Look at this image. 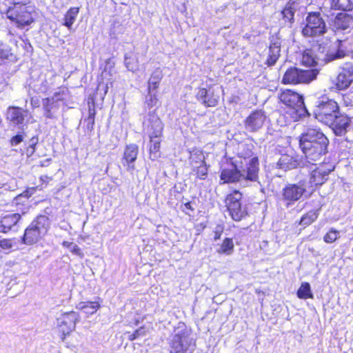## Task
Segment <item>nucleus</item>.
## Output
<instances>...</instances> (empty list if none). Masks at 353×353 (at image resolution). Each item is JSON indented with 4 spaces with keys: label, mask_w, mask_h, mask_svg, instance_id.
I'll list each match as a JSON object with an SVG mask.
<instances>
[{
    "label": "nucleus",
    "mask_w": 353,
    "mask_h": 353,
    "mask_svg": "<svg viewBox=\"0 0 353 353\" xmlns=\"http://www.w3.org/2000/svg\"><path fill=\"white\" fill-rule=\"evenodd\" d=\"M299 142L301 151L309 162L319 160L327 152L329 140L320 129L308 128L300 135Z\"/></svg>",
    "instance_id": "obj_1"
},
{
    "label": "nucleus",
    "mask_w": 353,
    "mask_h": 353,
    "mask_svg": "<svg viewBox=\"0 0 353 353\" xmlns=\"http://www.w3.org/2000/svg\"><path fill=\"white\" fill-rule=\"evenodd\" d=\"M279 100L286 110L285 113L293 121H299L301 117L310 116L303 95L292 89L282 90L279 94Z\"/></svg>",
    "instance_id": "obj_2"
},
{
    "label": "nucleus",
    "mask_w": 353,
    "mask_h": 353,
    "mask_svg": "<svg viewBox=\"0 0 353 353\" xmlns=\"http://www.w3.org/2000/svg\"><path fill=\"white\" fill-rule=\"evenodd\" d=\"M34 10L26 3L14 2L6 11V17L18 28L30 26L34 21Z\"/></svg>",
    "instance_id": "obj_3"
},
{
    "label": "nucleus",
    "mask_w": 353,
    "mask_h": 353,
    "mask_svg": "<svg viewBox=\"0 0 353 353\" xmlns=\"http://www.w3.org/2000/svg\"><path fill=\"white\" fill-rule=\"evenodd\" d=\"M340 110V105L335 99L329 98L327 94H322L318 98L313 114L316 119L328 124Z\"/></svg>",
    "instance_id": "obj_4"
},
{
    "label": "nucleus",
    "mask_w": 353,
    "mask_h": 353,
    "mask_svg": "<svg viewBox=\"0 0 353 353\" xmlns=\"http://www.w3.org/2000/svg\"><path fill=\"white\" fill-rule=\"evenodd\" d=\"M327 32L325 19L319 12H309L303 21L301 34L305 38H319Z\"/></svg>",
    "instance_id": "obj_5"
},
{
    "label": "nucleus",
    "mask_w": 353,
    "mask_h": 353,
    "mask_svg": "<svg viewBox=\"0 0 353 353\" xmlns=\"http://www.w3.org/2000/svg\"><path fill=\"white\" fill-rule=\"evenodd\" d=\"M253 148L252 145H246L245 152L238 154V157L245 162V168H243L242 160L239 163L241 168L242 179L250 181H256L259 172V159L256 155H253Z\"/></svg>",
    "instance_id": "obj_6"
},
{
    "label": "nucleus",
    "mask_w": 353,
    "mask_h": 353,
    "mask_svg": "<svg viewBox=\"0 0 353 353\" xmlns=\"http://www.w3.org/2000/svg\"><path fill=\"white\" fill-rule=\"evenodd\" d=\"M50 221L46 216H39L26 229L22 242L26 245H32L42 239L48 231Z\"/></svg>",
    "instance_id": "obj_7"
},
{
    "label": "nucleus",
    "mask_w": 353,
    "mask_h": 353,
    "mask_svg": "<svg viewBox=\"0 0 353 353\" xmlns=\"http://www.w3.org/2000/svg\"><path fill=\"white\" fill-rule=\"evenodd\" d=\"M319 73V70L316 68L301 70L291 66L285 72L281 83L284 85L309 83L316 79Z\"/></svg>",
    "instance_id": "obj_8"
},
{
    "label": "nucleus",
    "mask_w": 353,
    "mask_h": 353,
    "mask_svg": "<svg viewBox=\"0 0 353 353\" xmlns=\"http://www.w3.org/2000/svg\"><path fill=\"white\" fill-rule=\"evenodd\" d=\"M195 343L191 334L187 330H181L175 334L170 344V353H192Z\"/></svg>",
    "instance_id": "obj_9"
},
{
    "label": "nucleus",
    "mask_w": 353,
    "mask_h": 353,
    "mask_svg": "<svg viewBox=\"0 0 353 353\" xmlns=\"http://www.w3.org/2000/svg\"><path fill=\"white\" fill-rule=\"evenodd\" d=\"M79 319V313L74 311L63 313L57 318V325L62 334L63 341L67 335L75 330L76 324Z\"/></svg>",
    "instance_id": "obj_10"
},
{
    "label": "nucleus",
    "mask_w": 353,
    "mask_h": 353,
    "mask_svg": "<svg viewBox=\"0 0 353 353\" xmlns=\"http://www.w3.org/2000/svg\"><path fill=\"white\" fill-rule=\"evenodd\" d=\"M327 165V163H322L310 172L307 187L313 189V192L327 180L328 175L332 170Z\"/></svg>",
    "instance_id": "obj_11"
},
{
    "label": "nucleus",
    "mask_w": 353,
    "mask_h": 353,
    "mask_svg": "<svg viewBox=\"0 0 353 353\" xmlns=\"http://www.w3.org/2000/svg\"><path fill=\"white\" fill-rule=\"evenodd\" d=\"M192 171L196 177L200 180H204L208 174V166L205 160L203 153L197 150L190 153L189 158Z\"/></svg>",
    "instance_id": "obj_12"
},
{
    "label": "nucleus",
    "mask_w": 353,
    "mask_h": 353,
    "mask_svg": "<svg viewBox=\"0 0 353 353\" xmlns=\"http://www.w3.org/2000/svg\"><path fill=\"white\" fill-rule=\"evenodd\" d=\"M353 83V63H346L341 68L336 77L334 89L338 91H343L350 88Z\"/></svg>",
    "instance_id": "obj_13"
},
{
    "label": "nucleus",
    "mask_w": 353,
    "mask_h": 353,
    "mask_svg": "<svg viewBox=\"0 0 353 353\" xmlns=\"http://www.w3.org/2000/svg\"><path fill=\"white\" fill-rule=\"evenodd\" d=\"M313 194V189L307 188L304 181L299 184H288L283 189V199H301L302 196L310 197Z\"/></svg>",
    "instance_id": "obj_14"
},
{
    "label": "nucleus",
    "mask_w": 353,
    "mask_h": 353,
    "mask_svg": "<svg viewBox=\"0 0 353 353\" xmlns=\"http://www.w3.org/2000/svg\"><path fill=\"white\" fill-rule=\"evenodd\" d=\"M352 123V118L345 113H341V110L339 114H336L334 119L329 121L331 128L337 136L345 135Z\"/></svg>",
    "instance_id": "obj_15"
},
{
    "label": "nucleus",
    "mask_w": 353,
    "mask_h": 353,
    "mask_svg": "<svg viewBox=\"0 0 353 353\" xmlns=\"http://www.w3.org/2000/svg\"><path fill=\"white\" fill-rule=\"evenodd\" d=\"M267 116L262 110L252 111L244 120L245 128L250 132H256L263 127Z\"/></svg>",
    "instance_id": "obj_16"
},
{
    "label": "nucleus",
    "mask_w": 353,
    "mask_h": 353,
    "mask_svg": "<svg viewBox=\"0 0 353 353\" xmlns=\"http://www.w3.org/2000/svg\"><path fill=\"white\" fill-rule=\"evenodd\" d=\"M210 88L211 86L209 87V89L199 88L196 94V99L206 108L216 107L219 102V95L211 90Z\"/></svg>",
    "instance_id": "obj_17"
},
{
    "label": "nucleus",
    "mask_w": 353,
    "mask_h": 353,
    "mask_svg": "<svg viewBox=\"0 0 353 353\" xmlns=\"http://www.w3.org/2000/svg\"><path fill=\"white\" fill-rule=\"evenodd\" d=\"M21 53L19 51L17 42L10 40L8 43L0 41V59L16 61Z\"/></svg>",
    "instance_id": "obj_18"
},
{
    "label": "nucleus",
    "mask_w": 353,
    "mask_h": 353,
    "mask_svg": "<svg viewBox=\"0 0 353 353\" xmlns=\"http://www.w3.org/2000/svg\"><path fill=\"white\" fill-rule=\"evenodd\" d=\"M139 154V146L135 143H130L124 148L121 163L124 167H126L128 171L134 170V163L137 159Z\"/></svg>",
    "instance_id": "obj_19"
},
{
    "label": "nucleus",
    "mask_w": 353,
    "mask_h": 353,
    "mask_svg": "<svg viewBox=\"0 0 353 353\" xmlns=\"http://www.w3.org/2000/svg\"><path fill=\"white\" fill-rule=\"evenodd\" d=\"M332 27L335 32L353 29V15L347 12H339L332 20Z\"/></svg>",
    "instance_id": "obj_20"
},
{
    "label": "nucleus",
    "mask_w": 353,
    "mask_h": 353,
    "mask_svg": "<svg viewBox=\"0 0 353 353\" xmlns=\"http://www.w3.org/2000/svg\"><path fill=\"white\" fill-rule=\"evenodd\" d=\"M21 215L19 213L9 214L1 219L0 231L7 233L9 231L16 232L18 230V222L21 219Z\"/></svg>",
    "instance_id": "obj_21"
},
{
    "label": "nucleus",
    "mask_w": 353,
    "mask_h": 353,
    "mask_svg": "<svg viewBox=\"0 0 353 353\" xmlns=\"http://www.w3.org/2000/svg\"><path fill=\"white\" fill-rule=\"evenodd\" d=\"M5 117L8 121L16 125L23 124L25 120L24 110L15 105L8 107Z\"/></svg>",
    "instance_id": "obj_22"
},
{
    "label": "nucleus",
    "mask_w": 353,
    "mask_h": 353,
    "mask_svg": "<svg viewBox=\"0 0 353 353\" xmlns=\"http://www.w3.org/2000/svg\"><path fill=\"white\" fill-rule=\"evenodd\" d=\"M232 168H223L221 171L220 179L223 183H234L239 181L243 174L241 170L238 169L237 165L232 163Z\"/></svg>",
    "instance_id": "obj_23"
},
{
    "label": "nucleus",
    "mask_w": 353,
    "mask_h": 353,
    "mask_svg": "<svg viewBox=\"0 0 353 353\" xmlns=\"http://www.w3.org/2000/svg\"><path fill=\"white\" fill-rule=\"evenodd\" d=\"M149 138H161L163 132V124L160 118L155 117L149 119L147 125Z\"/></svg>",
    "instance_id": "obj_24"
},
{
    "label": "nucleus",
    "mask_w": 353,
    "mask_h": 353,
    "mask_svg": "<svg viewBox=\"0 0 353 353\" xmlns=\"http://www.w3.org/2000/svg\"><path fill=\"white\" fill-rule=\"evenodd\" d=\"M299 165L298 159L288 154H282L276 163L277 168L285 171L295 169Z\"/></svg>",
    "instance_id": "obj_25"
},
{
    "label": "nucleus",
    "mask_w": 353,
    "mask_h": 353,
    "mask_svg": "<svg viewBox=\"0 0 353 353\" xmlns=\"http://www.w3.org/2000/svg\"><path fill=\"white\" fill-rule=\"evenodd\" d=\"M230 203H226L228 209L232 218L234 221H240L245 214V210L241 206L240 200H229Z\"/></svg>",
    "instance_id": "obj_26"
},
{
    "label": "nucleus",
    "mask_w": 353,
    "mask_h": 353,
    "mask_svg": "<svg viewBox=\"0 0 353 353\" xmlns=\"http://www.w3.org/2000/svg\"><path fill=\"white\" fill-rule=\"evenodd\" d=\"M163 77V71L160 68H156L150 74L148 81L147 92L148 94L152 92V90H157L161 84Z\"/></svg>",
    "instance_id": "obj_27"
},
{
    "label": "nucleus",
    "mask_w": 353,
    "mask_h": 353,
    "mask_svg": "<svg viewBox=\"0 0 353 353\" xmlns=\"http://www.w3.org/2000/svg\"><path fill=\"white\" fill-rule=\"evenodd\" d=\"M281 46L277 41L271 42L269 46L268 55L265 61L268 66L275 65L280 57Z\"/></svg>",
    "instance_id": "obj_28"
},
{
    "label": "nucleus",
    "mask_w": 353,
    "mask_h": 353,
    "mask_svg": "<svg viewBox=\"0 0 353 353\" xmlns=\"http://www.w3.org/2000/svg\"><path fill=\"white\" fill-rule=\"evenodd\" d=\"M79 7L70 8L64 14L63 25L70 30L79 13Z\"/></svg>",
    "instance_id": "obj_29"
},
{
    "label": "nucleus",
    "mask_w": 353,
    "mask_h": 353,
    "mask_svg": "<svg viewBox=\"0 0 353 353\" xmlns=\"http://www.w3.org/2000/svg\"><path fill=\"white\" fill-rule=\"evenodd\" d=\"M161 138H150L149 154L151 160L154 161L161 157Z\"/></svg>",
    "instance_id": "obj_30"
},
{
    "label": "nucleus",
    "mask_w": 353,
    "mask_h": 353,
    "mask_svg": "<svg viewBox=\"0 0 353 353\" xmlns=\"http://www.w3.org/2000/svg\"><path fill=\"white\" fill-rule=\"evenodd\" d=\"M216 251L220 254H232L234 252V243L232 239L225 238Z\"/></svg>",
    "instance_id": "obj_31"
},
{
    "label": "nucleus",
    "mask_w": 353,
    "mask_h": 353,
    "mask_svg": "<svg viewBox=\"0 0 353 353\" xmlns=\"http://www.w3.org/2000/svg\"><path fill=\"white\" fill-rule=\"evenodd\" d=\"M295 10L292 6H286L281 11L282 19L290 26L294 22Z\"/></svg>",
    "instance_id": "obj_32"
},
{
    "label": "nucleus",
    "mask_w": 353,
    "mask_h": 353,
    "mask_svg": "<svg viewBox=\"0 0 353 353\" xmlns=\"http://www.w3.org/2000/svg\"><path fill=\"white\" fill-rule=\"evenodd\" d=\"M79 305L80 309L88 314H94L100 307V304L97 301L82 302Z\"/></svg>",
    "instance_id": "obj_33"
},
{
    "label": "nucleus",
    "mask_w": 353,
    "mask_h": 353,
    "mask_svg": "<svg viewBox=\"0 0 353 353\" xmlns=\"http://www.w3.org/2000/svg\"><path fill=\"white\" fill-rule=\"evenodd\" d=\"M297 296L302 299H313V294L311 292L309 283L305 282L301 284L297 291Z\"/></svg>",
    "instance_id": "obj_34"
},
{
    "label": "nucleus",
    "mask_w": 353,
    "mask_h": 353,
    "mask_svg": "<svg viewBox=\"0 0 353 353\" xmlns=\"http://www.w3.org/2000/svg\"><path fill=\"white\" fill-rule=\"evenodd\" d=\"M301 61L303 65L308 67L315 66L317 64V62L313 57L310 50H306L303 52Z\"/></svg>",
    "instance_id": "obj_35"
},
{
    "label": "nucleus",
    "mask_w": 353,
    "mask_h": 353,
    "mask_svg": "<svg viewBox=\"0 0 353 353\" xmlns=\"http://www.w3.org/2000/svg\"><path fill=\"white\" fill-rule=\"evenodd\" d=\"M319 210H312L303 215L301 219L300 224L305 226L310 225L317 219Z\"/></svg>",
    "instance_id": "obj_36"
},
{
    "label": "nucleus",
    "mask_w": 353,
    "mask_h": 353,
    "mask_svg": "<svg viewBox=\"0 0 353 353\" xmlns=\"http://www.w3.org/2000/svg\"><path fill=\"white\" fill-rule=\"evenodd\" d=\"M39 143V137L37 135L33 136L30 139V144L25 148V154L30 157L33 155L36 151V146Z\"/></svg>",
    "instance_id": "obj_37"
},
{
    "label": "nucleus",
    "mask_w": 353,
    "mask_h": 353,
    "mask_svg": "<svg viewBox=\"0 0 353 353\" xmlns=\"http://www.w3.org/2000/svg\"><path fill=\"white\" fill-rule=\"evenodd\" d=\"M96 115V110L94 107V103L92 102L91 105L88 107V116L87 118V121H88V128L90 130H92L94 125V119Z\"/></svg>",
    "instance_id": "obj_38"
},
{
    "label": "nucleus",
    "mask_w": 353,
    "mask_h": 353,
    "mask_svg": "<svg viewBox=\"0 0 353 353\" xmlns=\"http://www.w3.org/2000/svg\"><path fill=\"white\" fill-rule=\"evenodd\" d=\"M341 102L345 107H353V94L352 92H347L341 93Z\"/></svg>",
    "instance_id": "obj_39"
},
{
    "label": "nucleus",
    "mask_w": 353,
    "mask_h": 353,
    "mask_svg": "<svg viewBox=\"0 0 353 353\" xmlns=\"http://www.w3.org/2000/svg\"><path fill=\"white\" fill-rule=\"evenodd\" d=\"M159 102L157 95L154 94H148V97L145 99V103L148 108L151 109L154 106H157Z\"/></svg>",
    "instance_id": "obj_40"
},
{
    "label": "nucleus",
    "mask_w": 353,
    "mask_h": 353,
    "mask_svg": "<svg viewBox=\"0 0 353 353\" xmlns=\"http://www.w3.org/2000/svg\"><path fill=\"white\" fill-rule=\"evenodd\" d=\"M339 236V232L336 230L331 229L325 236L324 241L327 243L334 242Z\"/></svg>",
    "instance_id": "obj_41"
},
{
    "label": "nucleus",
    "mask_w": 353,
    "mask_h": 353,
    "mask_svg": "<svg viewBox=\"0 0 353 353\" xmlns=\"http://www.w3.org/2000/svg\"><path fill=\"white\" fill-rule=\"evenodd\" d=\"M42 190V187L39 188V186H34L26 188L21 194L16 196L14 199H17L19 196H24L26 198L30 197L34 193H35L37 190Z\"/></svg>",
    "instance_id": "obj_42"
},
{
    "label": "nucleus",
    "mask_w": 353,
    "mask_h": 353,
    "mask_svg": "<svg viewBox=\"0 0 353 353\" xmlns=\"http://www.w3.org/2000/svg\"><path fill=\"white\" fill-rule=\"evenodd\" d=\"M43 109L47 114L46 117L48 118H51V116L50 115V111L52 109L51 99L48 97L44 99L43 100Z\"/></svg>",
    "instance_id": "obj_43"
},
{
    "label": "nucleus",
    "mask_w": 353,
    "mask_h": 353,
    "mask_svg": "<svg viewBox=\"0 0 353 353\" xmlns=\"http://www.w3.org/2000/svg\"><path fill=\"white\" fill-rule=\"evenodd\" d=\"M72 254L79 256L80 258H83L84 256L83 253L81 252L79 247L74 243L70 245V248L68 249Z\"/></svg>",
    "instance_id": "obj_44"
},
{
    "label": "nucleus",
    "mask_w": 353,
    "mask_h": 353,
    "mask_svg": "<svg viewBox=\"0 0 353 353\" xmlns=\"http://www.w3.org/2000/svg\"><path fill=\"white\" fill-rule=\"evenodd\" d=\"M182 210L187 214L191 215V212L194 210V203L192 201L187 202L181 205Z\"/></svg>",
    "instance_id": "obj_45"
},
{
    "label": "nucleus",
    "mask_w": 353,
    "mask_h": 353,
    "mask_svg": "<svg viewBox=\"0 0 353 353\" xmlns=\"http://www.w3.org/2000/svg\"><path fill=\"white\" fill-rule=\"evenodd\" d=\"M0 248L3 250H10L12 248L11 239H4L0 241Z\"/></svg>",
    "instance_id": "obj_46"
},
{
    "label": "nucleus",
    "mask_w": 353,
    "mask_h": 353,
    "mask_svg": "<svg viewBox=\"0 0 353 353\" xmlns=\"http://www.w3.org/2000/svg\"><path fill=\"white\" fill-rule=\"evenodd\" d=\"M23 135L16 134L10 139V142L11 145H17L20 143H21L23 141Z\"/></svg>",
    "instance_id": "obj_47"
},
{
    "label": "nucleus",
    "mask_w": 353,
    "mask_h": 353,
    "mask_svg": "<svg viewBox=\"0 0 353 353\" xmlns=\"http://www.w3.org/2000/svg\"><path fill=\"white\" fill-rule=\"evenodd\" d=\"M51 179L50 177L48 176L47 175H42L40 176V181L42 182L41 184L39 186V188L42 187V189L47 186V184L48 183L49 181Z\"/></svg>",
    "instance_id": "obj_48"
},
{
    "label": "nucleus",
    "mask_w": 353,
    "mask_h": 353,
    "mask_svg": "<svg viewBox=\"0 0 353 353\" xmlns=\"http://www.w3.org/2000/svg\"><path fill=\"white\" fill-rule=\"evenodd\" d=\"M242 194L239 190H233L232 193H230L227 199H241Z\"/></svg>",
    "instance_id": "obj_49"
},
{
    "label": "nucleus",
    "mask_w": 353,
    "mask_h": 353,
    "mask_svg": "<svg viewBox=\"0 0 353 353\" xmlns=\"http://www.w3.org/2000/svg\"><path fill=\"white\" fill-rule=\"evenodd\" d=\"M134 334L138 338L140 336H143L145 334V330L143 327H140L139 329H137Z\"/></svg>",
    "instance_id": "obj_50"
},
{
    "label": "nucleus",
    "mask_w": 353,
    "mask_h": 353,
    "mask_svg": "<svg viewBox=\"0 0 353 353\" xmlns=\"http://www.w3.org/2000/svg\"><path fill=\"white\" fill-rule=\"evenodd\" d=\"M221 232H222V229L221 228L217 227L216 228L215 235H214V240L215 241L219 239H220Z\"/></svg>",
    "instance_id": "obj_51"
},
{
    "label": "nucleus",
    "mask_w": 353,
    "mask_h": 353,
    "mask_svg": "<svg viewBox=\"0 0 353 353\" xmlns=\"http://www.w3.org/2000/svg\"><path fill=\"white\" fill-rule=\"evenodd\" d=\"M205 226H206L205 224H204L203 223L198 224L196 226V232H197V234H199L200 232L205 228Z\"/></svg>",
    "instance_id": "obj_52"
},
{
    "label": "nucleus",
    "mask_w": 353,
    "mask_h": 353,
    "mask_svg": "<svg viewBox=\"0 0 353 353\" xmlns=\"http://www.w3.org/2000/svg\"><path fill=\"white\" fill-rule=\"evenodd\" d=\"M73 242H69V241H63V245L65 248H67L68 249L70 248V245L72 244Z\"/></svg>",
    "instance_id": "obj_53"
},
{
    "label": "nucleus",
    "mask_w": 353,
    "mask_h": 353,
    "mask_svg": "<svg viewBox=\"0 0 353 353\" xmlns=\"http://www.w3.org/2000/svg\"><path fill=\"white\" fill-rule=\"evenodd\" d=\"M128 338H129V339H130V341H133V340H134V339H137V336H135V334H134V332H133L132 334H130V335H129Z\"/></svg>",
    "instance_id": "obj_54"
},
{
    "label": "nucleus",
    "mask_w": 353,
    "mask_h": 353,
    "mask_svg": "<svg viewBox=\"0 0 353 353\" xmlns=\"http://www.w3.org/2000/svg\"><path fill=\"white\" fill-rule=\"evenodd\" d=\"M335 57V58H340V57H341V56H340L339 54H336V55H335V57Z\"/></svg>",
    "instance_id": "obj_55"
}]
</instances>
